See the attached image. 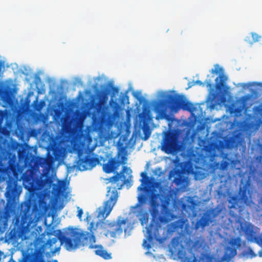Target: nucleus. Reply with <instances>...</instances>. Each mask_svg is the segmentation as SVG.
Returning a JSON list of instances; mask_svg holds the SVG:
<instances>
[{"mask_svg": "<svg viewBox=\"0 0 262 262\" xmlns=\"http://www.w3.org/2000/svg\"><path fill=\"white\" fill-rule=\"evenodd\" d=\"M157 195H152L150 199L151 210L150 214L152 220L148 227L146 228L147 239L152 242L154 239L158 240L159 236V231L162 224H165L170 222L173 217V214L170 210L164 205L162 206V215L159 214V204L157 201Z\"/></svg>", "mask_w": 262, "mask_h": 262, "instance_id": "obj_1", "label": "nucleus"}, {"mask_svg": "<svg viewBox=\"0 0 262 262\" xmlns=\"http://www.w3.org/2000/svg\"><path fill=\"white\" fill-rule=\"evenodd\" d=\"M93 223L90 224V232H79L76 231L72 227L69 228L66 234L70 236L71 237H67L63 235L61 230H57V235L56 237L49 239L47 242V245L49 247H52L58 240H59L61 244H64L66 249L70 251L76 249L81 244V240L89 239L90 242L95 243L96 238L94 233L92 232V228L94 227Z\"/></svg>", "mask_w": 262, "mask_h": 262, "instance_id": "obj_2", "label": "nucleus"}, {"mask_svg": "<svg viewBox=\"0 0 262 262\" xmlns=\"http://www.w3.org/2000/svg\"><path fill=\"white\" fill-rule=\"evenodd\" d=\"M167 106L176 112L181 108L190 112H193L196 110L192 103L186 101L180 95H169L167 96V100L155 101L154 104V111L158 113H163Z\"/></svg>", "mask_w": 262, "mask_h": 262, "instance_id": "obj_3", "label": "nucleus"}, {"mask_svg": "<svg viewBox=\"0 0 262 262\" xmlns=\"http://www.w3.org/2000/svg\"><path fill=\"white\" fill-rule=\"evenodd\" d=\"M47 152L46 157H40L38 162L41 167H50L56 161L60 160L64 152V149L57 143H50L47 148Z\"/></svg>", "mask_w": 262, "mask_h": 262, "instance_id": "obj_4", "label": "nucleus"}, {"mask_svg": "<svg viewBox=\"0 0 262 262\" xmlns=\"http://www.w3.org/2000/svg\"><path fill=\"white\" fill-rule=\"evenodd\" d=\"M127 219L119 216L115 221H106L103 223L102 227L104 234L107 237L116 238L120 235L124 231L126 233L127 228L125 225L127 224Z\"/></svg>", "mask_w": 262, "mask_h": 262, "instance_id": "obj_5", "label": "nucleus"}, {"mask_svg": "<svg viewBox=\"0 0 262 262\" xmlns=\"http://www.w3.org/2000/svg\"><path fill=\"white\" fill-rule=\"evenodd\" d=\"M107 189L106 196L108 199L104 202L103 208L100 210L98 215L99 217L103 219L106 218L110 214L118 198V193L115 187L113 190L110 187H108Z\"/></svg>", "mask_w": 262, "mask_h": 262, "instance_id": "obj_6", "label": "nucleus"}, {"mask_svg": "<svg viewBox=\"0 0 262 262\" xmlns=\"http://www.w3.org/2000/svg\"><path fill=\"white\" fill-rule=\"evenodd\" d=\"M162 147L167 154L177 151L178 145L176 134L171 131L166 132L163 138Z\"/></svg>", "mask_w": 262, "mask_h": 262, "instance_id": "obj_7", "label": "nucleus"}, {"mask_svg": "<svg viewBox=\"0 0 262 262\" xmlns=\"http://www.w3.org/2000/svg\"><path fill=\"white\" fill-rule=\"evenodd\" d=\"M219 211L215 209L207 210L202 217L197 221L194 225V229L198 230L200 228L204 229L213 222V220L217 216Z\"/></svg>", "mask_w": 262, "mask_h": 262, "instance_id": "obj_8", "label": "nucleus"}, {"mask_svg": "<svg viewBox=\"0 0 262 262\" xmlns=\"http://www.w3.org/2000/svg\"><path fill=\"white\" fill-rule=\"evenodd\" d=\"M10 156V154L8 156V154L0 155V169L12 171L15 175L17 168L16 158L14 155L12 157Z\"/></svg>", "mask_w": 262, "mask_h": 262, "instance_id": "obj_9", "label": "nucleus"}, {"mask_svg": "<svg viewBox=\"0 0 262 262\" xmlns=\"http://www.w3.org/2000/svg\"><path fill=\"white\" fill-rule=\"evenodd\" d=\"M231 246L227 247L225 250V253L222 257V260H228L233 258L237 254V249L241 245L240 237L232 238L229 242Z\"/></svg>", "mask_w": 262, "mask_h": 262, "instance_id": "obj_10", "label": "nucleus"}, {"mask_svg": "<svg viewBox=\"0 0 262 262\" xmlns=\"http://www.w3.org/2000/svg\"><path fill=\"white\" fill-rule=\"evenodd\" d=\"M99 160L98 158L91 157L90 155H86L84 158H80L79 155L76 167L78 170L84 171L93 168L99 163Z\"/></svg>", "mask_w": 262, "mask_h": 262, "instance_id": "obj_11", "label": "nucleus"}, {"mask_svg": "<svg viewBox=\"0 0 262 262\" xmlns=\"http://www.w3.org/2000/svg\"><path fill=\"white\" fill-rule=\"evenodd\" d=\"M121 159L122 161H120L115 158H110L106 163L103 165V171L107 173H110L116 171L121 164H125L127 161L126 157L123 156Z\"/></svg>", "mask_w": 262, "mask_h": 262, "instance_id": "obj_12", "label": "nucleus"}, {"mask_svg": "<svg viewBox=\"0 0 262 262\" xmlns=\"http://www.w3.org/2000/svg\"><path fill=\"white\" fill-rule=\"evenodd\" d=\"M131 173L132 170L126 166H123L120 173H117L116 175L112 177L110 179V181L111 182H117L122 178L123 183L121 187L118 188V189H120L123 185L127 184L130 180L132 178Z\"/></svg>", "mask_w": 262, "mask_h": 262, "instance_id": "obj_13", "label": "nucleus"}, {"mask_svg": "<svg viewBox=\"0 0 262 262\" xmlns=\"http://www.w3.org/2000/svg\"><path fill=\"white\" fill-rule=\"evenodd\" d=\"M20 190L17 187L16 182L13 180H9L8 182L6 196L9 201H12L19 195Z\"/></svg>", "mask_w": 262, "mask_h": 262, "instance_id": "obj_14", "label": "nucleus"}, {"mask_svg": "<svg viewBox=\"0 0 262 262\" xmlns=\"http://www.w3.org/2000/svg\"><path fill=\"white\" fill-rule=\"evenodd\" d=\"M88 242L91 244L89 246L90 249H96L95 253L96 255L105 259H110L112 258L111 253H108L106 250H104L102 246L98 245H93L94 243L90 242L89 239L85 241L83 239L81 240V243H82L83 244H86Z\"/></svg>", "mask_w": 262, "mask_h": 262, "instance_id": "obj_15", "label": "nucleus"}, {"mask_svg": "<svg viewBox=\"0 0 262 262\" xmlns=\"http://www.w3.org/2000/svg\"><path fill=\"white\" fill-rule=\"evenodd\" d=\"M246 234L248 241L254 242L261 247V249L258 252V255L259 257H262V234L256 235L252 230H247Z\"/></svg>", "mask_w": 262, "mask_h": 262, "instance_id": "obj_16", "label": "nucleus"}, {"mask_svg": "<svg viewBox=\"0 0 262 262\" xmlns=\"http://www.w3.org/2000/svg\"><path fill=\"white\" fill-rule=\"evenodd\" d=\"M20 180H22L25 188L29 189L32 187L33 183L32 171H30L29 172L26 171L23 173L21 176Z\"/></svg>", "mask_w": 262, "mask_h": 262, "instance_id": "obj_17", "label": "nucleus"}, {"mask_svg": "<svg viewBox=\"0 0 262 262\" xmlns=\"http://www.w3.org/2000/svg\"><path fill=\"white\" fill-rule=\"evenodd\" d=\"M21 262H46V261L38 254H27L23 257ZM53 262H58V261L54 260Z\"/></svg>", "mask_w": 262, "mask_h": 262, "instance_id": "obj_18", "label": "nucleus"}, {"mask_svg": "<svg viewBox=\"0 0 262 262\" xmlns=\"http://www.w3.org/2000/svg\"><path fill=\"white\" fill-rule=\"evenodd\" d=\"M20 212L23 213V216L29 217L32 214V206L29 202H25L20 206Z\"/></svg>", "mask_w": 262, "mask_h": 262, "instance_id": "obj_19", "label": "nucleus"}, {"mask_svg": "<svg viewBox=\"0 0 262 262\" xmlns=\"http://www.w3.org/2000/svg\"><path fill=\"white\" fill-rule=\"evenodd\" d=\"M22 228V223L20 222L19 218L18 217H16L14 225V228L11 230L9 233V238L14 239L15 237L16 232V229L17 230H20Z\"/></svg>", "mask_w": 262, "mask_h": 262, "instance_id": "obj_20", "label": "nucleus"}, {"mask_svg": "<svg viewBox=\"0 0 262 262\" xmlns=\"http://www.w3.org/2000/svg\"><path fill=\"white\" fill-rule=\"evenodd\" d=\"M239 195L240 199L244 204H247L249 202V198L247 195V186L246 185H244L239 188Z\"/></svg>", "mask_w": 262, "mask_h": 262, "instance_id": "obj_21", "label": "nucleus"}, {"mask_svg": "<svg viewBox=\"0 0 262 262\" xmlns=\"http://www.w3.org/2000/svg\"><path fill=\"white\" fill-rule=\"evenodd\" d=\"M227 78L224 75H220L215 79V88L217 90L221 91L225 85V81Z\"/></svg>", "mask_w": 262, "mask_h": 262, "instance_id": "obj_22", "label": "nucleus"}, {"mask_svg": "<svg viewBox=\"0 0 262 262\" xmlns=\"http://www.w3.org/2000/svg\"><path fill=\"white\" fill-rule=\"evenodd\" d=\"M261 38V36L258 34L252 32L249 36H247L245 39V41L252 45L253 43L258 41Z\"/></svg>", "mask_w": 262, "mask_h": 262, "instance_id": "obj_23", "label": "nucleus"}, {"mask_svg": "<svg viewBox=\"0 0 262 262\" xmlns=\"http://www.w3.org/2000/svg\"><path fill=\"white\" fill-rule=\"evenodd\" d=\"M138 202L135 207H138L145 204L148 200V197L145 194H141L138 197Z\"/></svg>", "mask_w": 262, "mask_h": 262, "instance_id": "obj_24", "label": "nucleus"}, {"mask_svg": "<svg viewBox=\"0 0 262 262\" xmlns=\"http://www.w3.org/2000/svg\"><path fill=\"white\" fill-rule=\"evenodd\" d=\"M8 227V223L7 219H4L0 221V232H3Z\"/></svg>", "mask_w": 262, "mask_h": 262, "instance_id": "obj_25", "label": "nucleus"}, {"mask_svg": "<svg viewBox=\"0 0 262 262\" xmlns=\"http://www.w3.org/2000/svg\"><path fill=\"white\" fill-rule=\"evenodd\" d=\"M229 202L231 204L229 206L230 208H236L237 206V198L235 196H232Z\"/></svg>", "mask_w": 262, "mask_h": 262, "instance_id": "obj_26", "label": "nucleus"}, {"mask_svg": "<svg viewBox=\"0 0 262 262\" xmlns=\"http://www.w3.org/2000/svg\"><path fill=\"white\" fill-rule=\"evenodd\" d=\"M184 179L181 176L175 177L173 180L174 183L178 186L182 185L184 183Z\"/></svg>", "mask_w": 262, "mask_h": 262, "instance_id": "obj_27", "label": "nucleus"}, {"mask_svg": "<svg viewBox=\"0 0 262 262\" xmlns=\"http://www.w3.org/2000/svg\"><path fill=\"white\" fill-rule=\"evenodd\" d=\"M143 133H144V137L143 139L144 140H147L150 136V130L149 128H143Z\"/></svg>", "mask_w": 262, "mask_h": 262, "instance_id": "obj_28", "label": "nucleus"}, {"mask_svg": "<svg viewBox=\"0 0 262 262\" xmlns=\"http://www.w3.org/2000/svg\"><path fill=\"white\" fill-rule=\"evenodd\" d=\"M245 254L247 256H250L251 258H253L256 255L251 248H248L245 251Z\"/></svg>", "mask_w": 262, "mask_h": 262, "instance_id": "obj_29", "label": "nucleus"}, {"mask_svg": "<svg viewBox=\"0 0 262 262\" xmlns=\"http://www.w3.org/2000/svg\"><path fill=\"white\" fill-rule=\"evenodd\" d=\"M111 106L115 110H117L119 107L118 104L115 101H114L113 99H111L110 101Z\"/></svg>", "mask_w": 262, "mask_h": 262, "instance_id": "obj_30", "label": "nucleus"}, {"mask_svg": "<svg viewBox=\"0 0 262 262\" xmlns=\"http://www.w3.org/2000/svg\"><path fill=\"white\" fill-rule=\"evenodd\" d=\"M223 71L222 68H220L219 66L218 65H216L215 67V69H212L211 73L217 74L219 72V71Z\"/></svg>", "mask_w": 262, "mask_h": 262, "instance_id": "obj_31", "label": "nucleus"}, {"mask_svg": "<svg viewBox=\"0 0 262 262\" xmlns=\"http://www.w3.org/2000/svg\"><path fill=\"white\" fill-rule=\"evenodd\" d=\"M180 258H181L182 262H192V257H188L187 256H184L181 257L180 256Z\"/></svg>", "mask_w": 262, "mask_h": 262, "instance_id": "obj_32", "label": "nucleus"}, {"mask_svg": "<svg viewBox=\"0 0 262 262\" xmlns=\"http://www.w3.org/2000/svg\"><path fill=\"white\" fill-rule=\"evenodd\" d=\"M83 213V212L82 209L78 208L77 216L78 217L79 219L81 218Z\"/></svg>", "mask_w": 262, "mask_h": 262, "instance_id": "obj_33", "label": "nucleus"}, {"mask_svg": "<svg viewBox=\"0 0 262 262\" xmlns=\"http://www.w3.org/2000/svg\"><path fill=\"white\" fill-rule=\"evenodd\" d=\"M112 90L113 93H114V94L118 93L119 89L117 87L113 86L112 88Z\"/></svg>", "mask_w": 262, "mask_h": 262, "instance_id": "obj_34", "label": "nucleus"}, {"mask_svg": "<svg viewBox=\"0 0 262 262\" xmlns=\"http://www.w3.org/2000/svg\"><path fill=\"white\" fill-rule=\"evenodd\" d=\"M171 226L172 227V229L171 231H169V229H168V231L169 232H173V230L177 227V225L174 223H171Z\"/></svg>", "mask_w": 262, "mask_h": 262, "instance_id": "obj_35", "label": "nucleus"}, {"mask_svg": "<svg viewBox=\"0 0 262 262\" xmlns=\"http://www.w3.org/2000/svg\"><path fill=\"white\" fill-rule=\"evenodd\" d=\"M146 243H147L146 239H144L143 245V246H144L145 247H147L148 249L150 247V246L149 244H148L147 245H145V244Z\"/></svg>", "mask_w": 262, "mask_h": 262, "instance_id": "obj_36", "label": "nucleus"}, {"mask_svg": "<svg viewBox=\"0 0 262 262\" xmlns=\"http://www.w3.org/2000/svg\"><path fill=\"white\" fill-rule=\"evenodd\" d=\"M59 250H60V247H58L56 248H55L53 251H52V252L53 253H56V252L59 251Z\"/></svg>", "mask_w": 262, "mask_h": 262, "instance_id": "obj_37", "label": "nucleus"}, {"mask_svg": "<svg viewBox=\"0 0 262 262\" xmlns=\"http://www.w3.org/2000/svg\"><path fill=\"white\" fill-rule=\"evenodd\" d=\"M207 86L208 87H212L213 86V84L210 82V81L207 82Z\"/></svg>", "mask_w": 262, "mask_h": 262, "instance_id": "obj_38", "label": "nucleus"}, {"mask_svg": "<svg viewBox=\"0 0 262 262\" xmlns=\"http://www.w3.org/2000/svg\"><path fill=\"white\" fill-rule=\"evenodd\" d=\"M194 177H195V179H196V180L197 179H201V178H200V177H198V173L197 172H196L195 173Z\"/></svg>", "mask_w": 262, "mask_h": 262, "instance_id": "obj_39", "label": "nucleus"}, {"mask_svg": "<svg viewBox=\"0 0 262 262\" xmlns=\"http://www.w3.org/2000/svg\"><path fill=\"white\" fill-rule=\"evenodd\" d=\"M176 241L177 242V239L176 237H174L172 240V244L173 246H174V243Z\"/></svg>", "mask_w": 262, "mask_h": 262, "instance_id": "obj_40", "label": "nucleus"}, {"mask_svg": "<svg viewBox=\"0 0 262 262\" xmlns=\"http://www.w3.org/2000/svg\"><path fill=\"white\" fill-rule=\"evenodd\" d=\"M53 234V232L52 231H50L47 232V235L49 236L52 235Z\"/></svg>", "mask_w": 262, "mask_h": 262, "instance_id": "obj_41", "label": "nucleus"}, {"mask_svg": "<svg viewBox=\"0 0 262 262\" xmlns=\"http://www.w3.org/2000/svg\"><path fill=\"white\" fill-rule=\"evenodd\" d=\"M196 83H198L199 85H202L203 84V83L202 81H199V80H198L196 81Z\"/></svg>", "mask_w": 262, "mask_h": 262, "instance_id": "obj_42", "label": "nucleus"}, {"mask_svg": "<svg viewBox=\"0 0 262 262\" xmlns=\"http://www.w3.org/2000/svg\"><path fill=\"white\" fill-rule=\"evenodd\" d=\"M142 184L140 186H139L138 187V189H140V190H143L144 189V188L143 187H142Z\"/></svg>", "mask_w": 262, "mask_h": 262, "instance_id": "obj_43", "label": "nucleus"}, {"mask_svg": "<svg viewBox=\"0 0 262 262\" xmlns=\"http://www.w3.org/2000/svg\"><path fill=\"white\" fill-rule=\"evenodd\" d=\"M141 175L142 177H144V176H146V174L145 172H143L141 173Z\"/></svg>", "mask_w": 262, "mask_h": 262, "instance_id": "obj_44", "label": "nucleus"}, {"mask_svg": "<svg viewBox=\"0 0 262 262\" xmlns=\"http://www.w3.org/2000/svg\"><path fill=\"white\" fill-rule=\"evenodd\" d=\"M143 219L145 220H148V217L147 216H145V215L143 216Z\"/></svg>", "mask_w": 262, "mask_h": 262, "instance_id": "obj_45", "label": "nucleus"}, {"mask_svg": "<svg viewBox=\"0 0 262 262\" xmlns=\"http://www.w3.org/2000/svg\"><path fill=\"white\" fill-rule=\"evenodd\" d=\"M186 205L185 204H183L182 205V209H185V207H186Z\"/></svg>", "mask_w": 262, "mask_h": 262, "instance_id": "obj_46", "label": "nucleus"}, {"mask_svg": "<svg viewBox=\"0 0 262 262\" xmlns=\"http://www.w3.org/2000/svg\"><path fill=\"white\" fill-rule=\"evenodd\" d=\"M258 85H260V86H262V83H258Z\"/></svg>", "mask_w": 262, "mask_h": 262, "instance_id": "obj_47", "label": "nucleus"}, {"mask_svg": "<svg viewBox=\"0 0 262 262\" xmlns=\"http://www.w3.org/2000/svg\"><path fill=\"white\" fill-rule=\"evenodd\" d=\"M2 114V112H1V111H0V114Z\"/></svg>", "mask_w": 262, "mask_h": 262, "instance_id": "obj_48", "label": "nucleus"}]
</instances>
